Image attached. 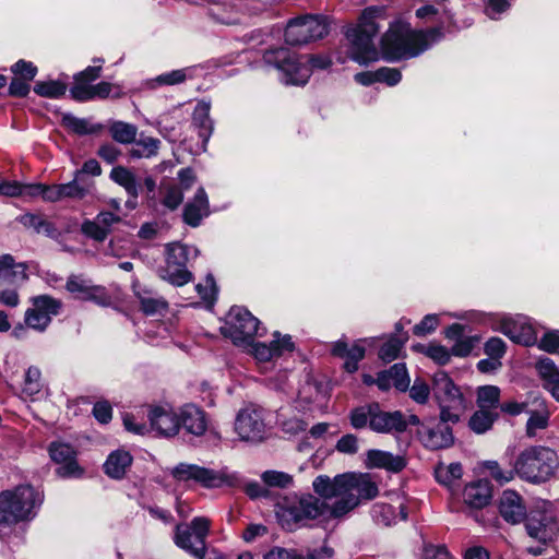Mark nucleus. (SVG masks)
<instances>
[{"instance_id":"obj_35","label":"nucleus","mask_w":559,"mask_h":559,"mask_svg":"<svg viewBox=\"0 0 559 559\" xmlns=\"http://www.w3.org/2000/svg\"><path fill=\"white\" fill-rule=\"evenodd\" d=\"M400 512L396 514L395 509L391 504H376L372 510L373 519L383 525L390 526L397 521H405L407 519V511L403 503L399 506Z\"/></svg>"},{"instance_id":"obj_64","label":"nucleus","mask_w":559,"mask_h":559,"mask_svg":"<svg viewBox=\"0 0 559 559\" xmlns=\"http://www.w3.org/2000/svg\"><path fill=\"white\" fill-rule=\"evenodd\" d=\"M263 559H304V557L295 549L274 547L263 556Z\"/></svg>"},{"instance_id":"obj_33","label":"nucleus","mask_w":559,"mask_h":559,"mask_svg":"<svg viewBox=\"0 0 559 559\" xmlns=\"http://www.w3.org/2000/svg\"><path fill=\"white\" fill-rule=\"evenodd\" d=\"M131 462L132 456L129 452L117 450L110 453L107 457L104 464V471L109 477L119 479L123 477L127 468L131 465Z\"/></svg>"},{"instance_id":"obj_23","label":"nucleus","mask_w":559,"mask_h":559,"mask_svg":"<svg viewBox=\"0 0 559 559\" xmlns=\"http://www.w3.org/2000/svg\"><path fill=\"white\" fill-rule=\"evenodd\" d=\"M148 420L151 428L164 437L176 436L180 429L179 412L171 408L157 406L150 411Z\"/></svg>"},{"instance_id":"obj_45","label":"nucleus","mask_w":559,"mask_h":559,"mask_svg":"<svg viewBox=\"0 0 559 559\" xmlns=\"http://www.w3.org/2000/svg\"><path fill=\"white\" fill-rule=\"evenodd\" d=\"M189 259V247L175 242L166 246V263L186 266Z\"/></svg>"},{"instance_id":"obj_58","label":"nucleus","mask_w":559,"mask_h":559,"mask_svg":"<svg viewBox=\"0 0 559 559\" xmlns=\"http://www.w3.org/2000/svg\"><path fill=\"white\" fill-rule=\"evenodd\" d=\"M539 349L554 354H559V331L554 330L544 334L538 342Z\"/></svg>"},{"instance_id":"obj_12","label":"nucleus","mask_w":559,"mask_h":559,"mask_svg":"<svg viewBox=\"0 0 559 559\" xmlns=\"http://www.w3.org/2000/svg\"><path fill=\"white\" fill-rule=\"evenodd\" d=\"M260 321L242 307H233L222 328L224 335L230 337L235 345L243 346L251 344L254 336L263 335L259 332Z\"/></svg>"},{"instance_id":"obj_36","label":"nucleus","mask_w":559,"mask_h":559,"mask_svg":"<svg viewBox=\"0 0 559 559\" xmlns=\"http://www.w3.org/2000/svg\"><path fill=\"white\" fill-rule=\"evenodd\" d=\"M193 124L199 129V135L206 142L212 134L213 123L210 119V105L199 103L193 111Z\"/></svg>"},{"instance_id":"obj_10","label":"nucleus","mask_w":559,"mask_h":559,"mask_svg":"<svg viewBox=\"0 0 559 559\" xmlns=\"http://www.w3.org/2000/svg\"><path fill=\"white\" fill-rule=\"evenodd\" d=\"M264 61L278 69L281 80L285 84L304 85L311 75V69L306 60L297 58L285 48L265 52Z\"/></svg>"},{"instance_id":"obj_26","label":"nucleus","mask_w":559,"mask_h":559,"mask_svg":"<svg viewBox=\"0 0 559 559\" xmlns=\"http://www.w3.org/2000/svg\"><path fill=\"white\" fill-rule=\"evenodd\" d=\"M492 497L490 484L487 480H477L465 486L462 492L464 504L478 510L488 506Z\"/></svg>"},{"instance_id":"obj_61","label":"nucleus","mask_w":559,"mask_h":559,"mask_svg":"<svg viewBox=\"0 0 559 559\" xmlns=\"http://www.w3.org/2000/svg\"><path fill=\"white\" fill-rule=\"evenodd\" d=\"M425 354L439 365H445L449 362L452 353L442 345L431 344L426 348Z\"/></svg>"},{"instance_id":"obj_49","label":"nucleus","mask_w":559,"mask_h":559,"mask_svg":"<svg viewBox=\"0 0 559 559\" xmlns=\"http://www.w3.org/2000/svg\"><path fill=\"white\" fill-rule=\"evenodd\" d=\"M20 222L27 228L34 229L36 233H45L47 236H52L55 229L50 223L45 221L41 216L35 214H24L21 216Z\"/></svg>"},{"instance_id":"obj_54","label":"nucleus","mask_w":559,"mask_h":559,"mask_svg":"<svg viewBox=\"0 0 559 559\" xmlns=\"http://www.w3.org/2000/svg\"><path fill=\"white\" fill-rule=\"evenodd\" d=\"M485 468L489 472V475L499 484L509 483L516 475L514 467L512 469H502L496 461H487L485 463Z\"/></svg>"},{"instance_id":"obj_24","label":"nucleus","mask_w":559,"mask_h":559,"mask_svg":"<svg viewBox=\"0 0 559 559\" xmlns=\"http://www.w3.org/2000/svg\"><path fill=\"white\" fill-rule=\"evenodd\" d=\"M499 513L511 524L521 523L527 514L523 498L514 490H504L499 498Z\"/></svg>"},{"instance_id":"obj_3","label":"nucleus","mask_w":559,"mask_h":559,"mask_svg":"<svg viewBox=\"0 0 559 559\" xmlns=\"http://www.w3.org/2000/svg\"><path fill=\"white\" fill-rule=\"evenodd\" d=\"M332 506L321 501L319 498L307 493L287 497L278 504L277 516L282 526L288 531L297 526L306 525L309 521L320 516L331 515Z\"/></svg>"},{"instance_id":"obj_6","label":"nucleus","mask_w":559,"mask_h":559,"mask_svg":"<svg viewBox=\"0 0 559 559\" xmlns=\"http://www.w3.org/2000/svg\"><path fill=\"white\" fill-rule=\"evenodd\" d=\"M349 419L355 429L368 426L378 433L402 432L407 428V423L401 412H384L378 403L354 408L349 414Z\"/></svg>"},{"instance_id":"obj_30","label":"nucleus","mask_w":559,"mask_h":559,"mask_svg":"<svg viewBox=\"0 0 559 559\" xmlns=\"http://www.w3.org/2000/svg\"><path fill=\"white\" fill-rule=\"evenodd\" d=\"M366 465L374 468H385L390 472L402 471L406 462L401 455H393L390 452L381 450H369L367 452Z\"/></svg>"},{"instance_id":"obj_59","label":"nucleus","mask_w":559,"mask_h":559,"mask_svg":"<svg viewBox=\"0 0 559 559\" xmlns=\"http://www.w3.org/2000/svg\"><path fill=\"white\" fill-rule=\"evenodd\" d=\"M409 389V396L419 404H425L428 401L430 390L428 384L420 380L416 379L413 385Z\"/></svg>"},{"instance_id":"obj_11","label":"nucleus","mask_w":559,"mask_h":559,"mask_svg":"<svg viewBox=\"0 0 559 559\" xmlns=\"http://www.w3.org/2000/svg\"><path fill=\"white\" fill-rule=\"evenodd\" d=\"M211 521L204 516L194 518L190 525L178 524L175 544L197 559H204L206 554L205 539L210 532Z\"/></svg>"},{"instance_id":"obj_44","label":"nucleus","mask_w":559,"mask_h":559,"mask_svg":"<svg viewBox=\"0 0 559 559\" xmlns=\"http://www.w3.org/2000/svg\"><path fill=\"white\" fill-rule=\"evenodd\" d=\"M463 468L460 463H451L449 465L440 464L436 468V478L440 484L451 486L455 480L460 479Z\"/></svg>"},{"instance_id":"obj_60","label":"nucleus","mask_w":559,"mask_h":559,"mask_svg":"<svg viewBox=\"0 0 559 559\" xmlns=\"http://www.w3.org/2000/svg\"><path fill=\"white\" fill-rule=\"evenodd\" d=\"M11 70L15 75H19L25 81H33L37 74V68L32 62L25 60H19L15 62Z\"/></svg>"},{"instance_id":"obj_17","label":"nucleus","mask_w":559,"mask_h":559,"mask_svg":"<svg viewBox=\"0 0 559 559\" xmlns=\"http://www.w3.org/2000/svg\"><path fill=\"white\" fill-rule=\"evenodd\" d=\"M499 331L512 342L532 346L537 342V335L526 317H504L500 320Z\"/></svg>"},{"instance_id":"obj_27","label":"nucleus","mask_w":559,"mask_h":559,"mask_svg":"<svg viewBox=\"0 0 559 559\" xmlns=\"http://www.w3.org/2000/svg\"><path fill=\"white\" fill-rule=\"evenodd\" d=\"M179 423L187 432L194 436H202L207 428L205 413L195 405H185L179 411Z\"/></svg>"},{"instance_id":"obj_42","label":"nucleus","mask_w":559,"mask_h":559,"mask_svg":"<svg viewBox=\"0 0 559 559\" xmlns=\"http://www.w3.org/2000/svg\"><path fill=\"white\" fill-rule=\"evenodd\" d=\"M109 132L115 141L121 144H130L133 143L136 138L138 128L124 121H112L109 124Z\"/></svg>"},{"instance_id":"obj_18","label":"nucleus","mask_w":559,"mask_h":559,"mask_svg":"<svg viewBox=\"0 0 559 559\" xmlns=\"http://www.w3.org/2000/svg\"><path fill=\"white\" fill-rule=\"evenodd\" d=\"M525 527L532 538L543 544L551 539L558 532L555 515L551 511L547 510L546 504H544L543 510H534L531 512Z\"/></svg>"},{"instance_id":"obj_50","label":"nucleus","mask_w":559,"mask_h":559,"mask_svg":"<svg viewBox=\"0 0 559 559\" xmlns=\"http://www.w3.org/2000/svg\"><path fill=\"white\" fill-rule=\"evenodd\" d=\"M41 389L40 370L37 367H29L25 373L22 392L31 397L37 394Z\"/></svg>"},{"instance_id":"obj_20","label":"nucleus","mask_w":559,"mask_h":559,"mask_svg":"<svg viewBox=\"0 0 559 559\" xmlns=\"http://www.w3.org/2000/svg\"><path fill=\"white\" fill-rule=\"evenodd\" d=\"M66 288L75 298L94 301L99 306H108L110 304V297L104 287L93 285L90 280L82 276L71 275L67 281Z\"/></svg>"},{"instance_id":"obj_15","label":"nucleus","mask_w":559,"mask_h":559,"mask_svg":"<svg viewBox=\"0 0 559 559\" xmlns=\"http://www.w3.org/2000/svg\"><path fill=\"white\" fill-rule=\"evenodd\" d=\"M31 301L33 307L25 312V324L43 332L50 324L52 317L59 313L62 304L48 295L33 297Z\"/></svg>"},{"instance_id":"obj_16","label":"nucleus","mask_w":559,"mask_h":559,"mask_svg":"<svg viewBox=\"0 0 559 559\" xmlns=\"http://www.w3.org/2000/svg\"><path fill=\"white\" fill-rule=\"evenodd\" d=\"M449 423H451V420H443L440 417L439 421L431 420L427 424H423L418 433L424 445L430 450L452 447L455 439Z\"/></svg>"},{"instance_id":"obj_14","label":"nucleus","mask_w":559,"mask_h":559,"mask_svg":"<svg viewBox=\"0 0 559 559\" xmlns=\"http://www.w3.org/2000/svg\"><path fill=\"white\" fill-rule=\"evenodd\" d=\"M171 475L178 480H194L204 487L214 488L223 485L236 486L239 481L237 474L215 472L194 464L180 463L171 471Z\"/></svg>"},{"instance_id":"obj_2","label":"nucleus","mask_w":559,"mask_h":559,"mask_svg":"<svg viewBox=\"0 0 559 559\" xmlns=\"http://www.w3.org/2000/svg\"><path fill=\"white\" fill-rule=\"evenodd\" d=\"M384 9L369 7L364 10L356 26L347 29L349 56L359 64H367L378 59V51L373 45V37L378 34L380 25L379 20H384Z\"/></svg>"},{"instance_id":"obj_47","label":"nucleus","mask_w":559,"mask_h":559,"mask_svg":"<svg viewBox=\"0 0 559 559\" xmlns=\"http://www.w3.org/2000/svg\"><path fill=\"white\" fill-rule=\"evenodd\" d=\"M62 124L74 133L81 135L94 133L98 130V128L91 126L86 119L78 118L70 114L63 115Z\"/></svg>"},{"instance_id":"obj_13","label":"nucleus","mask_w":559,"mask_h":559,"mask_svg":"<svg viewBox=\"0 0 559 559\" xmlns=\"http://www.w3.org/2000/svg\"><path fill=\"white\" fill-rule=\"evenodd\" d=\"M329 33L326 17L322 15H306L296 17L287 24L285 40L287 44L297 46L323 38Z\"/></svg>"},{"instance_id":"obj_56","label":"nucleus","mask_w":559,"mask_h":559,"mask_svg":"<svg viewBox=\"0 0 559 559\" xmlns=\"http://www.w3.org/2000/svg\"><path fill=\"white\" fill-rule=\"evenodd\" d=\"M81 231L96 240V241H104L106 238H107V234L104 229V227H102L99 224H97V221L96 218H94L93 221H85L83 222L82 226H81Z\"/></svg>"},{"instance_id":"obj_62","label":"nucleus","mask_w":559,"mask_h":559,"mask_svg":"<svg viewBox=\"0 0 559 559\" xmlns=\"http://www.w3.org/2000/svg\"><path fill=\"white\" fill-rule=\"evenodd\" d=\"M485 353L498 361L506 353V344L499 337H491L485 344Z\"/></svg>"},{"instance_id":"obj_55","label":"nucleus","mask_w":559,"mask_h":559,"mask_svg":"<svg viewBox=\"0 0 559 559\" xmlns=\"http://www.w3.org/2000/svg\"><path fill=\"white\" fill-rule=\"evenodd\" d=\"M479 342L477 336H463L459 338L452 347V355L459 357H465L471 354L474 346Z\"/></svg>"},{"instance_id":"obj_40","label":"nucleus","mask_w":559,"mask_h":559,"mask_svg":"<svg viewBox=\"0 0 559 559\" xmlns=\"http://www.w3.org/2000/svg\"><path fill=\"white\" fill-rule=\"evenodd\" d=\"M498 419V413L478 408L469 418L468 426L477 435H481L491 429L493 423Z\"/></svg>"},{"instance_id":"obj_41","label":"nucleus","mask_w":559,"mask_h":559,"mask_svg":"<svg viewBox=\"0 0 559 559\" xmlns=\"http://www.w3.org/2000/svg\"><path fill=\"white\" fill-rule=\"evenodd\" d=\"M134 145L130 150V155L134 158H150L158 152L160 141L152 136H141L134 140Z\"/></svg>"},{"instance_id":"obj_4","label":"nucleus","mask_w":559,"mask_h":559,"mask_svg":"<svg viewBox=\"0 0 559 559\" xmlns=\"http://www.w3.org/2000/svg\"><path fill=\"white\" fill-rule=\"evenodd\" d=\"M43 496L34 487L22 485L0 493V524H15L32 520L41 504Z\"/></svg>"},{"instance_id":"obj_9","label":"nucleus","mask_w":559,"mask_h":559,"mask_svg":"<svg viewBox=\"0 0 559 559\" xmlns=\"http://www.w3.org/2000/svg\"><path fill=\"white\" fill-rule=\"evenodd\" d=\"M346 498L336 500L332 506V518H340L358 506L360 499H373L379 489L369 474L346 473Z\"/></svg>"},{"instance_id":"obj_32","label":"nucleus","mask_w":559,"mask_h":559,"mask_svg":"<svg viewBox=\"0 0 559 559\" xmlns=\"http://www.w3.org/2000/svg\"><path fill=\"white\" fill-rule=\"evenodd\" d=\"M114 85L108 82H100L95 85L81 83L78 86H72L70 94L73 99L79 102H87L94 98H106L112 91Z\"/></svg>"},{"instance_id":"obj_52","label":"nucleus","mask_w":559,"mask_h":559,"mask_svg":"<svg viewBox=\"0 0 559 559\" xmlns=\"http://www.w3.org/2000/svg\"><path fill=\"white\" fill-rule=\"evenodd\" d=\"M390 378L393 382V385L405 392L409 388V377L407 374V370L404 364H395L388 370Z\"/></svg>"},{"instance_id":"obj_31","label":"nucleus","mask_w":559,"mask_h":559,"mask_svg":"<svg viewBox=\"0 0 559 559\" xmlns=\"http://www.w3.org/2000/svg\"><path fill=\"white\" fill-rule=\"evenodd\" d=\"M26 264L15 262L11 254L0 255V282L19 284L27 280Z\"/></svg>"},{"instance_id":"obj_7","label":"nucleus","mask_w":559,"mask_h":559,"mask_svg":"<svg viewBox=\"0 0 559 559\" xmlns=\"http://www.w3.org/2000/svg\"><path fill=\"white\" fill-rule=\"evenodd\" d=\"M432 392L439 406L443 420L452 424L460 421L461 413L466 409V404L460 389L444 371H438L432 379Z\"/></svg>"},{"instance_id":"obj_63","label":"nucleus","mask_w":559,"mask_h":559,"mask_svg":"<svg viewBox=\"0 0 559 559\" xmlns=\"http://www.w3.org/2000/svg\"><path fill=\"white\" fill-rule=\"evenodd\" d=\"M376 75L378 82H384L390 86L396 85L402 79L400 70L386 67L378 69Z\"/></svg>"},{"instance_id":"obj_51","label":"nucleus","mask_w":559,"mask_h":559,"mask_svg":"<svg viewBox=\"0 0 559 559\" xmlns=\"http://www.w3.org/2000/svg\"><path fill=\"white\" fill-rule=\"evenodd\" d=\"M282 430L289 435H297L306 429L308 423L296 416H287L283 411L278 414Z\"/></svg>"},{"instance_id":"obj_25","label":"nucleus","mask_w":559,"mask_h":559,"mask_svg":"<svg viewBox=\"0 0 559 559\" xmlns=\"http://www.w3.org/2000/svg\"><path fill=\"white\" fill-rule=\"evenodd\" d=\"M346 474L337 475L334 478L319 475L314 478L312 487L314 492L323 499L338 498L337 500H340L346 498Z\"/></svg>"},{"instance_id":"obj_53","label":"nucleus","mask_w":559,"mask_h":559,"mask_svg":"<svg viewBox=\"0 0 559 559\" xmlns=\"http://www.w3.org/2000/svg\"><path fill=\"white\" fill-rule=\"evenodd\" d=\"M262 480L270 487L286 488L293 484L292 475L278 472V471H266L262 474Z\"/></svg>"},{"instance_id":"obj_5","label":"nucleus","mask_w":559,"mask_h":559,"mask_svg":"<svg viewBox=\"0 0 559 559\" xmlns=\"http://www.w3.org/2000/svg\"><path fill=\"white\" fill-rule=\"evenodd\" d=\"M558 466L556 452L546 447H530L523 450L514 461L516 475L532 484L548 480L555 475Z\"/></svg>"},{"instance_id":"obj_43","label":"nucleus","mask_w":559,"mask_h":559,"mask_svg":"<svg viewBox=\"0 0 559 559\" xmlns=\"http://www.w3.org/2000/svg\"><path fill=\"white\" fill-rule=\"evenodd\" d=\"M500 389L496 385H485L477 390V406L495 412L499 405Z\"/></svg>"},{"instance_id":"obj_37","label":"nucleus","mask_w":559,"mask_h":559,"mask_svg":"<svg viewBox=\"0 0 559 559\" xmlns=\"http://www.w3.org/2000/svg\"><path fill=\"white\" fill-rule=\"evenodd\" d=\"M194 68L188 67L183 69L174 70L167 73H163L155 79L148 81V86L156 88L162 85H177L183 83L187 79L193 76Z\"/></svg>"},{"instance_id":"obj_28","label":"nucleus","mask_w":559,"mask_h":559,"mask_svg":"<svg viewBox=\"0 0 559 559\" xmlns=\"http://www.w3.org/2000/svg\"><path fill=\"white\" fill-rule=\"evenodd\" d=\"M210 214L209 200L205 190L199 187L192 201L183 210V221L191 227H198L201 221Z\"/></svg>"},{"instance_id":"obj_19","label":"nucleus","mask_w":559,"mask_h":559,"mask_svg":"<svg viewBox=\"0 0 559 559\" xmlns=\"http://www.w3.org/2000/svg\"><path fill=\"white\" fill-rule=\"evenodd\" d=\"M326 402V392L321 383L308 379L298 390L295 408L299 412H323Z\"/></svg>"},{"instance_id":"obj_39","label":"nucleus","mask_w":559,"mask_h":559,"mask_svg":"<svg viewBox=\"0 0 559 559\" xmlns=\"http://www.w3.org/2000/svg\"><path fill=\"white\" fill-rule=\"evenodd\" d=\"M110 178L123 187L129 195L136 198L139 195V185L135 176L128 168L123 166L114 167L110 171Z\"/></svg>"},{"instance_id":"obj_21","label":"nucleus","mask_w":559,"mask_h":559,"mask_svg":"<svg viewBox=\"0 0 559 559\" xmlns=\"http://www.w3.org/2000/svg\"><path fill=\"white\" fill-rule=\"evenodd\" d=\"M49 454L52 461L60 464L57 474L61 477H72L81 475L82 471L75 462V451L68 443L52 442L49 445Z\"/></svg>"},{"instance_id":"obj_48","label":"nucleus","mask_w":559,"mask_h":559,"mask_svg":"<svg viewBox=\"0 0 559 559\" xmlns=\"http://www.w3.org/2000/svg\"><path fill=\"white\" fill-rule=\"evenodd\" d=\"M406 336L404 337H391L386 343L382 345L379 352V357L385 361L390 362L397 358L405 341Z\"/></svg>"},{"instance_id":"obj_29","label":"nucleus","mask_w":559,"mask_h":559,"mask_svg":"<svg viewBox=\"0 0 559 559\" xmlns=\"http://www.w3.org/2000/svg\"><path fill=\"white\" fill-rule=\"evenodd\" d=\"M332 354L344 358V369L353 373L358 369V362L365 357V347L359 342L349 347L346 342L337 341L332 346Z\"/></svg>"},{"instance_id":"obj_46","label":"nucleus","mask_w":559,"mask_h":559,"mask_svg":"<svg viewBox=\"0 0 559 559\" xmlns=\"http://www.w3.org/2000/svg\"><path fill=\"white\" fill-rule=\"evenodd\" d=\"M67 86L59 81L37 82L34 92L43 97L58 98L64 95Z\"/></svg>"},{"instance_id":"obj_38","label":"nucleus","mask_w":559,"mask_h":559,"mask_svg":"<svg viewBox=\"0 0 559 559\" xmlns=\"http://www.w3.org/2000/svg\"><path fill=\"white\" fill-rule=\"evenodd\" d=\"M159 277L171 285L182 286L192 280V274L186 266L165 263L158 271Z\"/></svg>"},{"instance_id":"obj_34","label":"nucleus","mask_w":559,"mask_h":559,"mask_svg":"<svg viewBox=\"0 0 559 559\" xmlns=\"http://www.w3.org/2000/svg\"><path fill=\"white\" fill-rule=\"evenodd\" d=\"M536 368L544 380L551 395L559 402V368L549 358L540 359Z\"/></svg>"},{"instance_id":"obj_1","label":"nucleus","mask_w":559,"mask_h":559,"mask_svg":"<svg viewBox=\"0 0 559 559\" xmlns=\"http://www.w3.org/2000/svg\"><path fill=\"white\" fill-rule=\"evenodd\" d=\"M441 36L438 28L424 33L415 31L402 20L392 22L381 38V50L389 61L413 58L425 51Z\"/></svg>"},{"instance_id":"obj_22","label":"nucleus","mask_w":559,"mask_h":559,"mask_svg":"<svg viewBox=\"0 0 559 559\" xmlns=\"http://www.w3.org/2000/svg\"><path fill=\"white\" fill-rule=\"evenodd\" d=\"M250 345L252 347L251 353L259 361H270L294 349L290 336H281L278 332L274 333V340L270 344L251 342Z\"/></svg>"},{"instance_id":"obj_57","label":"nucleus","mask_w":559,"mask_h":559,"mask_svg":"<svg viewBox=\"0 0 559 559\" xmlns=\"http://www.w3.org/2000/svg\"><path fill=\"white\" fill-rule=\"evenodd\" d=\"M547 425V413H533L526 423V433L528 437H534L538 430L545 429Z\"/></svg>"},{"instance_id":"obj_8","label":"nucleus","mask_w":559,"mask_h":559,"mask_svg":"<svg viewBox=\"0 0 559 559\" xmlns=\"http://www.w3.org/2000/svg\"><path fill=\"white\" fill-rule=\"evenodd\" d=\"M234 430L243 442L251 444L263 442L270 431L265 409L254 404L243 406L236 415Z\"/></svg>"}]
</instances>
